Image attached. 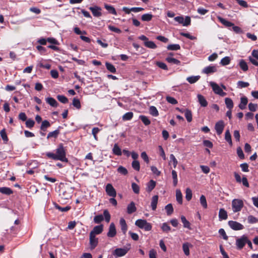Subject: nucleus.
<instances>
[{"mask_svg":"<svg viewBox=\"0 0 258 258\" xmlns=\"http://www.w3.org/2000/svg\"><path fill=\"white\" fill-rule=\"evenodd\" d=\"M66 154L67 149L62 143H60L57 145L55 153L50 152L45 153L46 156L49 159L68 163L69 160L66 157Z\"/></svg>","mask_w":258,"mask_h":258,"instance_id":"obj_1","label":"nucleus"},{"mask_svg":"<svg viewBox=\"0 0 258 258\" xmlns=\"http://www.w3.org/2000/svg\"><path fill=\"white\" fill-rule=\"evenodd\" d=\"M217 18L219 22H220L223 25L226 27H230L232 26V30L237 34H241L243 32L241 28L238 26H234V24L231 22H229L226 19L218 16Z\"/></svg>","mask_w":258,"mask_h":258,"instance_id":"obj_2","label":"nucleus"},{"mask_svg":"<svg viewBox=\"0 0 258 258\" xmlns=\"http://www.w3.org/2000/svg\"><path fill=\"white\" fill-rule=\"evenodd\" d=\"M135 225L139 228L147 231L151 230L152 228L151 224L148 223L146 220L138 219L135 222Z\"/></svg>","mask_w":258,"mask_h":258,"instance_id":"obj_3","label":"nucleus"},{"mask_svg":"<svg viewBox=\"0 0 258 258\" xmlns=\"http://www.w3.org/2000/svg\"><path fill=\"white\" fill-rule=\"evenodd\" d=\"M232 206L234 212H239L243 206V201L241 200L234 199L232 201Z\"/></svg>","mask_w":258,"mask_h":258,"instance_id":"obj_4","label":"nucleus"},{"mask_svg":"<svg viewBox=\"0 0 258 258\" xmlns=\"http://www.w3.org/2000/svg\"><path fill=\"white\" fill-rule=\"evenodd\" d=\"M247 236L243 235L240 238H237L236 240V245L237 249H241L243 248L246 243Z\"/></svg>","mask_w":258,"mask_h":258,"instance_id":"obj_5","label":"nucleus"},{"mask_svg":"<svg viewBox=\"0 0 258 258\" xmlns=\"http://www.w3.org/2000/svg\"><path fill=\"white\" fill-rule=\"evenodd\" d=\"M228 225L234 230H240L244 228L243 225L237 221H229Z\"/></svg>","mask_w":258,"mask_h":258,"instance_id":"obj_6","label":"nucleus"},{"mask_svg":"<svg viewBox=\"0 0 258 258\" xmlns=\"http://www.w3.org/2000/svg\"><path fill=\"white\" fill-rule=\"evenodd\" d=\"M225 125L224 122L223 120H221L217 122L215 125V129L216 131L217 135H220L224 128Z\"/></svg>","mask_w":258,"mask_h":258,"instance_id":"obj_7","label":"nucleus"},{"mask_svg":"<svg viewBox=\"0 0 258 258\" xmlns=\"http://www.w3.org/2000/svg\"><path fill=\"white\" fill-rule=\"evenodd\" d=\"M89 243L91 249H94L98 243V238H96V236L93 235L92 233L89 235Z\"/></svg>","mask_w":258,"mask_h":258,"instance_id":"obj_8","label":"nucleus"},{"mask_svg":"<svg viewBox=\"0 0 258 258\" xmlns=\"http://www.w3.org/2000/svg\"><path fill=\"white\" fill-rule=\"evenodd\" d=\"M128 250V249L126 248H118L114 250L113 254L116 257H120L125 255L126 253L127 252Z\"/></svg>","mask_w":258,"mask_h":258,"instance_id":"obj_9","label":"nucleus"},{"mask_svg":"<svg viewBox=\"0 0 258 258\" xmlns=\"http://www.w3.org/2000/svg\"><path fill=\"white\" fill-rule=\"evenodd\" d=\"M89 10L92 13L93 15L96 17H99L102 15L101 8L98 6L91 7Z\"/></svg>","mask_w":258,"mask_h":258,"instance_id":"obj_10","label":"nucleus"},{"mask_svg":"<svg viewBox=\"0 0 258 258\" xmlns=\"http://www.w3.org/2000/svg\"><path fill=\"white\" fill-rule=\"evenodd\" d=\"M116 231L115 225L113 223H111L109 226V231L107 234L109 237H113L116 235Z\"/></svg>","mask_w":258,"mask_h":258,"instance_id":"obj_11","label":"nucleus"},{"mask_svg":"<svg viewBox=\"0 0 258 258\" xmlns=\"http://www.w3.org/2000/svg\"><path fill=\"white\" fill-rule=\"evenodd\" d=\"M103 225H100L95 226L93 230L90 232V234H92L93 235L96 236V235L101 233L103 231Z\"/></svg>","mask_w":258,"mask_h":258,"instance_id":"obj_12","label":"nucleus"},{"mask_svg":"<svg viewBox=\"0 0 258 258\" xmlns=\"http://www.w3.org/2000/svg\"><path fill=\"white\" fill-rule=\"evenodd\" d=\"M46 102L53 107H57L58 104L57 102L52 97H47L45 99Z\"/></svg>","mask_w":258,"mask_h":258,"instance_id":"obj_13","label":"nucleus"},{"mask_svg":"<svg viewBox=\"0 0 258 258\" xmlns=\"http://www.w3.org/2000/svg\"><path fill=\"white\" fill-rule=\"evenodd\" d=\"M211 86L212 87L213 91L217 94H220L222 92V89L221 88L218 84L214 82H211Z\"/></svg>","mask_w":258,"mask_h":258,"instance_id":"obj_14","label":"nucleus"},{"mask_svg":"<svg viewBox=\"0 0 258 258\" xmlns=\"http://www.w3.org/2000/svg\"><path fill=\"white\" fill-rule=\"evenodd\" d=\"M137 208L135 206V204L134 202H131L127 207V213L128 214H131L136 211Z\"/></svg>","mask_w":258,"mask_h":258,"instance_id":"obj_15","label":"nucleus"},{"mask_svg":"<svg viewBox=\"0 0 258 258\" xmlns=\"http://www.w3.org/2000/svg\"><path fill=\"white\" fill-rule=\"evenodd\" d=\"M217 71V69L215 66H208L204 69L203 72L206 74H209L215 73Z\"/></svg>","mask_w":258,"mask_h":258,"instance_id":"obj_16","label":"nucleus"},{"mask_svg":"<svg viewBox=\"0 0 258 258\" xmlns=\"http://www.w3.org/2000/svg\"><path fill=\"white\" fill-rule=\"evenodd\" d=\"M156 181L153 180H150L147 184L146 190L150 192H151L156 186Z\"/></svg>","mask_w":258,"mask_h":258,"instance_id":"obj_17","label":"nucleus"},{"mask_svg":"<svg viewBox=\"0 0 258 258\" xmlns=\"http://www.w3.org/2000/svg\"><path fill=\"white\" fill-rule=\"evenodd\" d=\"M248 102V99L246 97L244 96L241 98L240 99V103L239 104V107L243 110L246 107V105H247Z\"/></svg>","mask_w":258,"mask_h":258,"instance_id":"obj_18","label":"nucleus"},{"mask_svg":"<svg viewBox=\"0 0 258 258\" xmlns=\"http://www.w3.org/2000/svg\"><path fill=\"white\" fill-rule=\"evenodd\" d=\"M158 197L157 195L154 196L152 198V201L151 203V206L152 209L155 211L157 208V205L158 203Z\"/></svg>","mask_w":258,"mask_h":258,"instance_id":"obj_19","label":"nucleus"},{"mask_svg":"<svg viewBox=\"0 0 258 258\" xmlns=\"http://www.w3.org/2000/svg\"><path fill=\"white\" fill-rule=\"evenodd\" d=\"M105 66L107 70L110 73L115 74L116 72V69L115 67L110 62H106Z\"/></svg>","mask_w":258,"mask_h":258,"instance_id":"obj_20","label":"nucleus"},{"mask_svg":"<svg viewBox=\"0 0 258 258\" xmlns=\"http://www.w3.org/2000/svg\"><path fill=\"white\" fill-rule=\"evenodd\" d=\"M198 98L199 102L200 105H201V106L206 107L208 105V102H207V100H206V99L205 98V97L203 95H202L201 94H199L198 95Z\"/></svg>","mask_w":258,"mask_h":258,"instance_id":"obj_21","label":"nucleus"},{"mask_svg":"<svg viewBox=\"0 0 258 258\" xmlns=\"http://www.w3.org/2000/svg\"><path fill=\"white\" fill-rule=\"evenodd\" d=\"M50 126V123L47 120L42 121L41 125L40 126V130L43 132H46L47 128Z\"/></svg>","mask_w":258,"mask_h":258,"instance_id":"obj_22","label":"nucleus"},{"mask_svg":"<svg viewBox=\"0 0 258 258\" xmlns=\"http://www.w3.org/2000/svg\"><path fill=\"white\" fill-rule=\"evenodd\" d=\"M112 152L113 154L117 156H121V150L119 148L117 144H115L113 148L112 149Z\"/></svg>","mask_w":258,"mask_h":258,"instance_id":"obj_23","label":"nucleus"},{"mask_svg":"<svg viewBox=\"0 0 258 258\" xmlns=\"http://www.w3.org/2000/svg\"><path fill=\"white\" fill-rule=\"evenodd\" d=\"M59 134V130L58 129H57L53 132L49 133L47 135V139H49L51 138H54V139H56Z\"/></svg>","mask_w":258,"mask_h":258,"instance_id":"obj_24","label":"nucleus"},{"mask_svg":"<svg viewBox=\"0 0 258 258\" xmlns=\"http://www.w3.org/2000/svg\"><path fill=\"white\" fill-rule=\"evenodd\" d=\"M227 213L224 209H220L219 213V218L221 220L227 219Z\"/></svg>","mask_w":258,"mask_h":258,"instance_id":"obj_25","label":"nucleus"},{"mask_svg":"<svg viewBox=\"0 0 258 258\" xmlns=\"http://www.w3.org/2000/svg\"><path fill=\"white\" fill-rule=\"evenodd\" d=\"M120 225L121 229L124 234H125L127 229V226L126 224V222L123 218H121L120 220Z\"/></svg>","mask_w":258,"mask_h":258,"instance_id":"obj_26","label":"nucleus"},{"mask_svg":"<svg viewBox=\"0 0 258 258\" xmlns=\"http://www.w3.org/2000/svg\"><path fill=\"white\" fill-rule=\"evenodd\" d=\"M184 115L188 122H190L192 121V115L191 111L189 109H186L184 111Z\"/></svg>","mask_w":258,"mask_h":258,"instance_id":"obj_27","label":"nucleus"},{"mask_svg":"<svg viewBox=\"0 0 258 258\" xmlns=\"http://www.w3.org/2000/svg\"><path fill=\"white\" fill-rule=\"evenodd\" d=\"M105 190L107 194H116L115 189L110 183L106 185Z\"/></svg>","mask_w":258,"mask_h":258,"instance_id":"obj_28","label":"nucleus"},{"mask_svg":"<svg viewBox=\"0 0 258 258\" xmlns=\"http://www.w3.org/2000/svg\"><path fill=\"white\" fill-rule=\"evenodd\" d=\"M104 8L108 11L109 13L114 15H117L116 11L113 6L108 5L107 4H105Z\"/></svg>","mask_w":258,"mask_h":258,"instance_id":"obj_29","label":"nucleus"},{"mask_svg":"<svg viewBox=\"0 0 258 258\" xmlns=\"http://www.w3.org/2000/svg\"><path fill=\"white\" fill-rule=\"evenodd\" d=\"M165 60L169 63H173L177 65H180L181 63V62L179 60L170 56L167 57Z\"/></svg>","mask_w":258,"mask_h":258,"instance_id":"obj_30","label":"nucleus"},{"mask_svg":"<svg viewBox=\"0 0 258 258\" xmlns=\"http://www.w3.org/2000/svg\"><path fill=\"white\" fill-rule=\"evenodd\" d=\"M153 16L151 14L147 13L143 14L141 17V20L143 21L149 22L153 18Z\"/></svg>","mask_w":258,"mask_h":258,"instance_id":"obj_31","label":"nucleus"},{"mask_svg":"<svg viewBox=\"0 0 258 258\" xmlns=\"http://www.w3.org/2000/svg\"><path fill=\"white\" fill-rule=\"evenodd\" d=\"M225 103L226 107L229 109L231 110L233 107V102L232 100L230 98H226L225 99Z\"/></svg>","mask_w":258,"mask_h":258,"instance_id":"obj_32","label":"nucleus"},{"mask_svg":"<svg viewBox=\"0 0 258 258\" xmlns=\"http://www.w3.org/2000/svg\"><path fill=\"white\" fill-rule=\"evenodd\" d=\"M239 65L240 68L243 71L246 72L248 70V68L247 63L244 60L241 59L239 61Z\"/></svg>","mask_w":258,"mask_h":258,"instance_id":"obj_33","label":"nucleus"},{"mask_svg":"<svg viewBox=\"0 0 258 258\" xmlns=\"http://www.w3.org/2000/svg\"><path fill=\"white\" fill-rule=\"evenodd\" d=\"M225 139L231 146H232V139H231V136L230 133L228 130H227L225 132Z\"/></svg>","mask_w":258,"mask_h":258,"instance_id":"obj_34","label":"nucleus"},{"mask_svg":"<svg viewBox=\"0 0 258 258\" xmlns=\"http://www.w3.org/2000/svg\"><path fill=\"white\" fill-rule=\"evenodd\" d=\"M139 118L142 120L143 123L145 125H149L151 123L150 120L148 118V117L145 115H140Z\"/></svg>","mask_w":258,"mask_h":258,"instance_id":"obj_35","label":"nucleus"},{"mask_svg":"<svg viewBox=\"0 0 258 258\" xmlns=\"http://www.w3.org/2000/svg\"><path fill=\"white\" fill-rule=\"evenodd\" d=\"M144 45L149 48L151 49H155L157 48V45L156 44L152 41H147L144 42Z\"/></svg>","mask_w":258,"mask_h":258,"instance_id":"obj_36","label":"nucleus"},{"mask_svg":"<svg viewBox=\"0 0 258 258\" xmlns=\"http://www.w3.org/2000/svg\"><path fill=\"white\" fill-rule=\"evenodd\" d=\"M191 245L188 242H186V243H184L183 244V245H182L183 250L184 254L186 255H188L189 254V246H191Z\"/></svg>","mask_w":258,"mask_h":258,"instance_id":"obj_37","label":"nucleus"},{"mask_svg":"<svg viewBox=\"0 0 258 258\" xmlns=\"http://www.w3.org/2000/svg\"><path fill=\"white\" fill-rule=\"evenodd\" d=\"M200 78V76H190L188 77L186 79V80L189 82L190 84H194L196 82H197Z\"/></svg>","mask_w":258,"mask_h":258,"instance_id":"obj_38","label":"nucleus"},{"mask_svg":"<svg viewBox=\"0 0 258 258\" xmlns=\"http://www.w3.org/2000/svg\"><path fill=\"white\" fill-rule=\"evenodd\" d=\"M181 221L183 224L184 227L187 228L189 229H191L190 223L186 220V218L184 216H181Z\"/></svg>","mask_w":258,"mask_h":258,"instance_id":"obj_39","label":"nucleus"},{"mask_svg":"<svg viewBox=\"0 0 258 258\" xmlns=\"http://www.w3.org/2000/svg\"><path fill=\"white\" fill-rule=\"evenodd\" d=\"M150 113L153 116H157L159 115L158 111L156 107L154 106H151L149 108Z\"/></svg>","mask_w":258,"mask_h":258,"instance_id":"obj_40","label":"nucleus"},{"mask_svg":"<svg viewBox=\"0 0 258 258\" xmlns=\"http://www.w3.org/2000/svg\"><path fill=\"white\" fill-rule=\"evenodd\" d=\"M134 114L132 112H128L125 113L122 116V120L124 121L130 120L133 117Z\"/></svg>","mask_w":258,"mask_h":258,"instance_id":"obj_41","label":"nucleus"},{"mask_svg":"<svg viewBox=\"0 0 258 258\" xmlns=\"http://www.w3.org/2000/svg\"><path fill=\"white\" fill-rule=\"evenodd\" d=\"M167 48L170 50H177L180 49V46L178 44H169L167 46Z\"/></svg>","mask_w":258,"mask_h":258,"instance_id":"obj_42","label":"nucleus"},{"mask_svg":"<svg viewBox=\"0 0 258 258\" xmlns=\"http://www.w3.org/2000/svg\"><path fill=\"white\" fill-rule=\"evenodd\" d=\"M54 205L56 209H58V210L62 212H67L71 209V207L69 206H66V207L62 208L58 205H57L56 203H54Z\"/></svg>","mask_w":258,"mask_h":258,"instance_id":"obj_43","label":"nucleus"},{"mask_svg":"<svg viewBox=\"0 0 258 258\" xmlns=\"http://www.w3.org/2000/svg\"><path fill=\"white\" fill-rule=\"evenodd\" d=\"M132 166L134 169L139 171L140 169V162L138 160H134L132 163Z\"/></svg>","mask_w":258,"mask_h":258,"instance_id":"obj_44","label":"nucleus"},{"mask_svg":"<svg viewBox=\"0 0 258 258\" xmlns=\"http://www.w3.org/2000/svg\"><path fill=\"white\" fill-rule=\"evenodd\" d=\"M0 134L3 140L5 143H6L8 141L9 139L8 138L6 130L5 128L3 129L1 131Z\"/></svg>","mask_w":258,"mask_h":258,"instance_id":"obj_45","label":"nucleus"},{"mask_svg":"<svg viewBox=\"0 0 258 258\" xmlns=\"http://www.w3.org/2000/svg\"><path fill=\"white\" fill-rule=\"evenodd\" d=\"M165 209L168 215H171L173 212V208L171 204L166 205Z\"/></svg>","mask_w":258,"mask_h":258,"instance_id":"obj_46","label":"nucleus"},{"mask_svg":"<svg viewBox=\"0 0 258 258\" xmlns=\"http://www.w3.org/2000/svg\"><path fill=\"white\" fill-rule=\"evenodd\" d=\"M73 105L77 109H80L81 108V105L80 100L76 98H74L73 100Z\"/></svg>","mask_w":258,"mask_h":258,"instance_id":"obj_47","label":"nucleus"},{"mask_svg":"<svg viewBox=\"0 0 258 258\" xmlns=\"http://www.w3.org/2000/svg\"><path fill=\"white\" fill-rule=\"evenodd\" d=\"M200 203L201 205L203 206V207L204 209L207 208V200L206 199V197L202 195V196L200 197Z\"/></svg>","mask_w":258,"mask_h":258,"instance_id":"obj_48","label":"nucleus"},{"mask_svg":"<svg viewBox=\"0 0 258 258\" xmlns=\"http://www.w3.org/2000/svg\"><path fill=\"white\" fill-rule=\"evenodd\" d=\"M0 192L2 194H13V190L9 187H0Z\"/></svg>","mask_w":258,"mask_h":258,"instance_id":"obj_49","label":"nucleus"},{"mask_svg":"<svg viewBox=\"0 0 258 258\" xmlns=\"http://www.w3.org/2000/svg\"><path fill=\"white\" fill-rule=\"evenodd\" d=\"M172 176L173 178V185L174 186H176L177 184L178 179L177 172L175 170H173L172 171Z\"/></svg>","mask_w":258,"mask_h":258,"instance_id":"obj_50","label":"nucleus"},{"mask_svg":"<svg viewBox=\"0 0 258 258\" xmlns=\"http://www.w3.org/2000/svg\"><path fill=\"white\" fill-rule=\"evenodd\" d=\"M25 124L27 127L31 128L34 126L35 121L33 119L29 118L26 121Z\"/></svg>","mask_w":258,"mask_h":258,"instance_id":"obj_51","label":"nucleus"},{"mask_svg":"<svg viewBox=\"0 0 258 258\" xmlns=\"http://www.w3.org/2000/svg\"><path fill=\"white\" fill-rule=\"evenodd\" d=\"M57 98L59 101L64 104L67 103L69 101L68 99L64 95H58Z\"/></svg>","mask_w":258,"mask_h":258,"instance_id":"obj_52","label":"nucleus"},{"mask_svg":"<svg viewBox=\"0 0 258 258\" xmlns=\"http://www.w3.org/2000/svg\"><path fill=\"white\" fill-rule=\"evenodd\" d=\"M108 28L110 31L115 32L116 33L120 34L121 33V30L120 29L115 27L113 26L110 25H108Z\"/></svg>","mask_w":258,"mask_h":258,"instance_id":"obj_53","label":"nucleus"},{"mask_svg":"<svg viewBox=\"0 0 258 258\" xmlns=\"http://www.w3.org/2000/svg\"><path fill=\"white\" fill-rule=\"evenodd\" d=\"M47 42L55 46L59 45V42L53 37H48Z\"/></svg>","mask_w":258,"mask_h":258,"instance_id":"obj_54","label":"nucleus"},{"mask_svg":"<svg viewBox=\"0 0 258 258\" xmlns=\"http://www.w3.org/2000/svg\"><path fill=\"white\" fill-rule=\"evenodd\" d=\"M180 35L182 36L185 37L190 40H195L197 39L196 37L191 35L188 33L180 32Z\"/></svg>","mask_w":258,"mask_h":258,"instance_id":"obj_55","label":"nucleus"},{"mask_svg":"<svg viewBox=\"0 0 258 258\" xmlns=\"http://www.w3.org/2000/svg\"><path fill=\"white\" fill-rule=\"evenodd\" d=\"M117 171L118 173L124 175H126L128 173L127 169L125 167L121 166H120L118 167Z\"/></svg>","mask_w":258,"mask_h":258,"instance_id":"obj_56","label":"nucleus"},{"mask_svg":"<svg viewBox=\"0 0 258 258\" xmlns=\"http://www.w3.org/2000/svg\"><path fill=\"white\" fill-rule=\"evenodd\" d=\"M156 64L157 67L164 70H168L167 66L164 62L161 61H157L156 62Z\"/></svg>","mask_w":258,"mask_h":258,"instance_id":"obj_57","label":"nucleus"},{"mask_svg":"<svg viewBox=\"0 0 258 258\" xmlns=\"http://www.w3.org/2000/svg\"><path fill=\"white\" fill-rule=\"evenodd\" d=\"M247 220L248 223L250 224L256 223L258 222V219L252 215L248 216Z\"/></svg>","mask_w":258,"mask_h":258,"instance_id":"obj_58","label":"nucleus"},{"mask_svg":"<svg viewBox=\"0 0 258 258\" xmlns=\"http://www.w3.org/2000/svg\"><path fill=\"white\" fill-rule=\"evenodd\" d=\"M161 229L163 232L166 233L169 232L171 230L170 227L166 223H164L162 224Z\"/></svg>","mask_w":258,"mask_h":258,"instance_id":"obj_59","label":"nucleus"},{"mask_svg":"<svg viewBox=\"0 0 258 258\" xmlns=\"http://www.w3.org/2000/svg\"><path fill=\"white\" fill-rule=\"evenodd\" d=\"M104 219L103 216L102 215H99L95 216L94 218V221L95 223L99 224Z\"/></svg>","mask_w":258,"mask_h":258,"instance_id":"obj_60","label":"nucleus"},{"mask_svg":"<svg viewBox=\"0 0 258 258\" xmlns=\"http://www.w3.org/2000/svg\"><path fill=\"white\" fill-rule=\"evenodd\" d=\"M230 62V59L228 56H225L223 57L221 60V64L223 66H226L229 64Z\"/></svg>","mask_w":258,"mask_h":258,"instance_id":"obj_61","label":"nucleus"},{"mask_svg":"<svg viewBox=\"0 0 258 258\" xmlns=\"http://www.w3.org/2000/svg\"><path fill=\"white\" fill-rule=\"evenodd\" d=\"M166 101L173 105L176 104L177 103V101L173 97L171 96H167L166 98Z\"/></svg>","mask_w":258,"mask_h":258,"instance_id":"obj_62","label":"nucleus"},{"mask_svg":"<svg viewBox=\"0 0 258 258\" xmlns=\"http://www.w3.org/2000/svg\"><path fill=\"white\" fill-rule=\"evenodd\" d=\"M249 84L248 82H245L242 81H239L237 82V86L239 88H246L249 86Z\"/></svg>","mask_w":258,"mask_h":258,"instance_id":"obj_63","label":"nucleus"},{"mask_svg":"<svg viewBox=\"0 0 258 258\" xmlns=\"http://www.w3.org/2000/svg\"><path fill=\"white\" fill-rule=\"evenodd\" d=\"M37 49L40 52V53L42 54H45L46 52V48L41 45H37L36 46Z\"/></svg>","mask_w":258,"mask_h":258,"instance_id":"obj_64","label":"nucleus"}]
</instances>
